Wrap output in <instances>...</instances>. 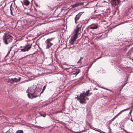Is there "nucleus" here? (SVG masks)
I'll use <instances>...</instances> for the list:
<instances>
[{
    "mask_svg": "<svg viewBox=\"0 0 133 133\" xmlns=\"http://www.w3.org/2000/svg\"><path fill=\"white\" fill-rule=\"evenodd\" d=\"M84 131H84H84H81V132H79V133H81V132H84Z\"/></svg>",
    "mask_w": 133,
    "mask_h": 133,
    "instance_id": "35",
    "label": "nucleus"
},
{
    "mask_svg": "<svg viewBox=\"0 0 133 133\" xmlns=\"http://www.w3.org/2000/svg\"><path fill=\"white\" fill-rule=\"evenodd\" d=\"M90 90H89L87 91L86 92V93L84 91L82 93V94L81 95V98L82 99V102L84 103V100H88L89 98L87 97V96H90L92 94V92H89Z\"/></svg>",
    "mask_w": 133,
    "mask_h": 133,
    "instance_id": "3",
    "label": "nucleus"
},
{
    "mask_svg": "<svg viewBox=\"0 0 133 133\" xmlns=\"http://www.w3.org/2000/svg\"><path fill=\"white\" fill-rule=\"evenodd\" d=\"M126 22H121V23H120L119 24H118L117 25H119L121 24H123L124 23H125Z\"/></svg>",
    "mask_w": 133,
    "mask_h": 133,
    "instance_id": "28",
    "label": "nucleus"
},
{
    "mask_svg": "<svg viewBox=\"0 0 133 133\" xmlns=\"http://www.w3.org/2000/svg\"><path fill=\"white\" fill-rule=\"evenodd\" d=\"M54 38H55L54 37L48 38L45 41V43L46 44V49H49L53 45V43L51 42Z\"/></svg>",
    "mask_w": 133,
    "mask_h": 133,
    "instance_id": "5",
    "label": "nucleus"
},
{
    "mask_svg": "<svg viewBox=\"0 0 133 133\" xmlns=\"http://www.w3.org/2000/svg\"><path fill=\"white\" fill-rule=\"evenodd\" d=\"M121 113L120 112L118 113L116 116V117L117 116H118Z\"/></svg>",
    "mask_w": 133,
    "mask_h": 133,
    "instance_id": "31",
    "label": "nucleus"
},
{
    "mask_svg": "<svg viewBox=\"0 0 133 133\" xmlns=\"http://www.w3.org/2000/svg\"><path fill=\"white\" fill-rule=\"evenodd\" d=\"M130 108V107L129 108H127L126 109H124V110H122L120 112L121 113L122 112H124V111H127V110H129Z\"/></svg>",
    "mask_w": 133,
    "mask_h": 133,
    "instance_id": "19",
    "label": "nucleus"
},
{
    "mask_svg": "<svg viewBox=\"0 0 133 133\" xmlns=\"http://www.w3.org/2000/svg\"><path fill=\"white\" fill-rule=\"evenodd\" d=\"M109 123H111V122H110Z\"/></svg>",
    "mask_w": 133,
    "mask_h": 133,
    "instance_id": "43",
    "label": "nucleus"
},
{
    "mask_svg": "<svg viewBox=\"0 0 133 133\" xmlns=\"http://www.w3.org/2000/svg\"><path fill=\"white\" fill-rule=\"evenodd\" d=\"M84 12H81L77 15L75 18V23L76 24L78 21L80 19L82 15Z\"/></svg>",
    "mask_w": 133,
    "mask_h": 133,
    "instance_id": "7",
    "label": "nucleus"
},
{
    "mask_svg": "<svg viewBox=\"0 0 133 133\" xmlns=\"http://www.w3.org/2000/svg\"><path fill=\"white\" fill-rule=\"evenodd\" d=\"M125 130V131L126 132H127L126 130Z\"/></svg>",
    "mask_w": 133,
    "mask_h": 133,
    "instance_id": "37",
    "label": "nucleus"
},
{
    "mask_svg": "<svg viewBox=\"0 0 133 133\" xmlns=\"http://www.w3.org/2000/svg\"><path fill=\"white\" fill-rule=\"evenodd\" d=\"M78 6L83 5V2L77 3Z\"/></svg>",
    "mask_w": 133,
    "mask_h": 133,
    "instance_id": "21",
    "label": "nucleus"
},
{
    "mask_svg": "<svg viewBox=\"0 0 133 133\" xmlns=\"http://www.w3.org/2000/svg\"><path fill=\"white\" fill-rule=\"evenodd\" d=\"M78 34L75 32L74 35L73 36V37L72 38H73V39H74L75 40H76V38L77 37Z\"/></svg>",
    "mask_w": 133,
    "mask_h": 133,
    "instance_id": "17",
    "label": "nucleus"
},
{
    "mask_svg": "<svg viewBox=\"0 0 133 133\" xmlns=\"http://www.w3.org/2000/svg\"><path fill=\"white\" fill-rule=\"evenodd\" d=\"M78 6L77 3L76 4H73L72 5V6L73 8H75Z\"/></svg>",
    "mask_w": 133,
    "mask_h": 133,
    "instance_id": "20",
    "label": "nucleus"
},
{
    "mask_svg": "<svg viewBox=\"0 0 133 133\" xmlns=\"http://www.w3.org/2000/svg\"><path fill=\"white\" fill-rule=\"evenodd\" d=\"M81 59H80L77 62V63H79L80 64H81L82 63V62H81Z\"/></svg>",
    "mask_w": 133,
    "mask_h": 133,
    "instance_id": "25",
    "label": "nucleus"
},
{
    "mask_svg": "<svg viewBox=\"0 0 133 133\" xmlns=\"http://www.w3.org/2000/svg\"><path fill=\"white\" fill-rule=\"evenodd\" d=\"M28 92H29V89H28L26 91V92H27L28 93Z\"/></svg>",
    "mask_w": 133,
    "mask_h": 133,
    "instance_id": "34",
    "label": "nucleus"
},
{
    "mask_svg": "<svg viewBox=\"0 0 133 133\" xmlns=\"http://www.w3.org/2000/svg\"><path fill=\"white\" fill-rule=\"evenodd\" d=\"M36 5L37 6V5L36 4Z\"/></svg>",
    "mask_w": 133,
    "mask_h": 133,
    "instance_id": "45",
    "label": "nucleus"
},
{
    "mask_svg": "<svg viewBox=\"0 0 133 133\" xmlns=\"http://www.w3.org/2000/svg\"><path fill=\"white\" fill-rule=\"evenodd\" d=\"M21 79V78L20 77H19L18 79H17L16 78L9 79L8 80V82L11 84H13L14 82H19Z\"/></svg>",
    "mask_w": 133,
    "mask_h": 133,
    "instance_id": "6",
    "label": "nucleus"
},
{
    "mask_svg": "<svg viewBox=\"0 0 133 133\" xmlns=\"http://www.w3.org/2000/svg\"><path fill=\"white\" fill-rule=\"evenodd\" d=\"M131 120V121H132L133 122V121L132 120Z\"/></svg>",
    "mask_w": 133,
    "mask_h": 133,
    "instance_id": "44",
    "label": "nucleus"
},
{
    "mask_svg": "<svg viewBox=\"0 0 133 133\" xmlns=\"http://www.w3.org/2000/svg\"><path fill=\"white\" fill-rule=\"evenodd\" d=\"M80 70L79 69H78L75 72H72V74L75 75V76H76L80 72Z\"/></svg>",
    "mask_w": 133,
    "mask_h": 133,
    "instance_id": "13",
    "label": "nucleus"
},
{
    "mask_svg": "<svg viewBox=\"0 0 133 133\" xmlns=\"http://www.w3.org/2000/svg\"><path fill=\"white\" fill-rule=\"evenodd\" d=\"M82 94V93L81 94H80V96H79V97H77L76 98L77 99V100L79 102L81 103H82V104H84V103H85L86 102H85V100H84V103H83L82 102V99H81V95Z\"/></svg>",
    "mask_w": 133,
    "mask_h": 133,
    "instance_id": "11",
    "label": "nucleus"
},
{
    "mask_svg": "<svg viewBox=\"0 0 133 133\" xmlns=\"http://www.w3.org/2000/svg\"><path fill=\"white\" fill-rule=\"evenodd\" d=\"M108 129H109V133H111V129L110 128V127L108 126Z\"/></svg>",
    "mask_w": 133,
    "mask_h": 133,
    "instance_id": "23",
    "label": "nucleus"
},
{
    "mask_svg": "<svg viewBox=\"0 0 133 133\" xmlns=\"http://www.w3.org/2000/svg\"><path fill=\"white\" fill-rule=\"evenodd\" d=\"M82 26V24H78L76 26V29L75 30V33L78 34L79 29H81Z\"/></svg>",
    "mask_w": 133,
    "mask_h": 133,
    "instance_id": "9",
    "label": "nucleus"
},
{
    "mask_svg": "<svg viewBox=\"0 0 133 133\" xmlns=\"http://www.w3.org/2000/svg\"><path fill=\"white\" fill-rule=\"evenodd\" d=\"M132 109L130 110V111L129 112V114H130V115H131V113L132 112Z\"/></svg>",
    "mask_w": 133,
    "mask_h": 133,
    "instance_id": "29",
    "label": "nucleus"
},
{
    "mask_svg": "<svg viewBox=\"0 0 133 133\" xmlns=\"http://www.w3.org/2000/svg\"><path fill=\"white\" fill-rule=\"evenodd\" d=\"M5 61V60H3V61H2V62H3L4 61Z\"/></svg>",
    "mask_w": 133,
    "mask_h": 133,
    "instance_id": "39",
    "label": "nucleus"
},
{
    "mask_svg": "<svg viewBox=\"0 0 133 133\" xmlns=\"http://www.w3.org/2000/svg\"><path fill=\"white\" fill-rule=\"evenodd\" d=\"M39 94V92L36 89L35 87L33 86L30 87L29 90V92L27 95L30 98L33 99L37 97Z\"/></svg>",
    "mask_w": 133,
    "mask_h": 133,
    "instance_id": "1",
    "label": "nucleus"
},
{
    "mask_svg": "<svg viewBox=\"0 0 133 133\" xmlns=\"http://www.w3.org/2000/svg\"><path fill=\"white\" fill-rule=\"evenodd\" d=\"M120 1V0H111V4L114 7H115L119 4Z\"/></svg>",
    "mask_w": 133,
    "mask_h": 133,
    "instance_id": "8",
    "label": "nucleus"
},
{
    "mask_svg": "<svg viewBox=\"0 0 133 133\" xmlns=\"http://www.w3.org/2000/svg\"><path fill=\"white\" fill-rule=\"evenodd\" d=\"M104 89H106L107 90H108V89H107L105 88H104Z\"/></svg>",
    "mask_w": 133,
    "mask_h": 133,
    "instance_id": "40",
    "label": "nucleus"
},
{
    "mask_svg": "<svg viewBox=\"0 0 133 133\" xmlns=\"http://www.w3.org/2000/svg\"><path fill=\"white\" fill-rule=\"evenodd\" d=\"M116 8H117V9H118V8L117 7Z\"/></svg>",
    "mask_w": 133,
    "mask_h": 133,
    "instance_id": "41",
    "label": "nucleus"
},
{
    "mask_svg": "<svg viewBox=\"0 0 133 133\" xmlns=\"http://www.w3.org/2000/svg\"><path fill=\"white\" fill-rule=\"evenodd\" d=\"M13 47V46H11L10 48H8V49H9L8 51L7 55L5 56V57H6L10 54V52L11 51V49Z\"/></svg>",
    "mask_w": 133,
    "mask_h": 133,
    "instance_id": "15",
    "label": "nucleus"
},
{
    "mask_svg": "<svg viewBox=\"0 0 133 133\" xmlns=\"http://www.w3.org/2000/svg\"><path fill=\"white\" fill-rule=\"evenodd\" d=\"M68 48L69 49H73V47H69V48Z\"/></svg>",
    "mask_w": 133,
    "mask_h": 133,
    "instance_id": "33",
    "label": "nucleus"
},
{
    "mask_svg": "<svg viewBox=\"0 0 133 133\" xmlns=\"http://www.w3.org/2000/svg\"><path fill=\"white\" fill-rule=\"evenodd\" d=\"M97 59H97V58H96V59H95V60L93 61V63H94V62H96V60H97Z\"/></svg>",
    "mask_w": 133,
    "mask_h": 133,
    "instance_id": "30",
    "label": "nucleus"
},
{
    "mask_svg": "<svg viewBox=\"0 0 133 133\" xmlns=\"http://www.w3.org/2000/svg\"><path fill=\"white\" fill-rule=\"evenodd\" d=\"M102 55H101V56H100V57H98V58H97V59H100V58H102Z\"/></svg>",
    "mask_w": 133,
    "mask_h": 133,
    "instance_id": "27",
    "label": "nucleus"
},
{
    "mask_svg": "<svg viewBox=\"0 0 133 133\" xmlns=\"http://www.w3.org/2000/svg\"><path fill=\"white\" fill-rule=\"evenodd\" d=\"M31 11L30 9H27V12H26V14L27 15H29V13L31 12Z\"/></svg>",
    "mask_w": 133,
    "mask_h": 133,
    "instance_id": "18",
    "label": "nucleus"
},
{
    "mask_svg": "<svg viewBox=\"0 0 133 133\" xmlns=\"http://www.w3.org/2000/svg\"><path fill=\"white\" fill-rule=\"evenodd\" d=\"M76 41L74 39H73L72 38H71L70 40L69 41V42L70 44L71 45L73 44H74V42Z\"/></svg>",
    "mask_w": 133,
    "mask_h": 133,
    "instance_id": "16",
    "label": "nucleus"
},
{
    "mask_svg": "<svg viewBox=\"0 0 133 133\" xmlns=\"http://www.w3.org/2000/svg\"><path fill=\"white\" fill-rule=\"evenodd\" d=\"M40 115L41 116H43L44 117H45L46 116V115L41 114Z\"/></svg>",
    "mask_w": 133,
    "mask_h": 133,
    "instance_id": "26",
    "label": "nucleus"
},
{
    "mask_svg": "<svg viewBox=\"0 0 133 133\" xmlns=\"http://www.w3.org/2000/svg\"><path fill=\"white\" fill-rule=\"evenodd\" d=\"M10 14H11V15H12L13 16H14V15L13 14V12H12V10L14 9L12 8V4H11V5H10Z\"/></svg>",
    "mask_w": 133,
    "mask_h": 133,
    "instance_id": "14",
    "label": "nucleus"
},
{
    "mask_svg": "<svg viewBox=\"0 0 133 133\" xmlns=\"http://www.w3.org/2000/svg\"><path fill=\"white\" fill-rule=\"evenodd\" d=\"M30 3L27 0H24L23 1V3H22L23 4H24V5H26V6H27L28 5H29V4Z\"/></svg>",
    "mask_w": 133,
    "mask_h": 133,
    "instance_id": "12",
    "label": "nucleus"
},
{
    "mask_svg": "<svg viewBox=\"0 0 133 133\" xmlns=\"http://www.w3.org/2000/svg\"><path fill=\"white\" fill-rule=\"evenodd\" d=\"M29 81V80H27V81Z\"/></svg>",
    "mask_w": 133,
    "mask_h": 133,
    "instance_id": "42",
    "label": "nucleus"
},
{
    "mask_svg": "<svg viewBox=\"0 0 133 133\" xmlns=\"http://www.w3.org/2000/svg\"><path fill=\"white\" fill-rule=\"evenodd\" d=\"M83 57H81L80 59H83Z\"/></svg>",
    "mask_w": 133,
    "mask_h": 133,
    "instance_id": "36",
    "label": "nucleus"
},
{
    "mask_svg": "<svg viewBox=\"0 0 133 133\" xmlns=\"http://www.w3.org/2000/svg\"><path fill=\"white\" fill-rule=\"evenodd\" d=\"M13 38L8 34H5L3 36V42L5 44H8L12 41Z\"/></svg>",
    "mask_w": 133,
    "mask_h": 133,
    "instance_id": "2",
    "label": "nucleus"
},
{
    "mask_svg": "<svg viewBox=\"0 0 133 133\" xmlns=\"http://www.w3.org/2000/svg\"><path fill=\"white\" fill-rule=\"evenodd\" d=\"M91 66H92V64L90 65L89 67H88V69L91 67Z\"/></svg>",
    "mask_w": 133,
    "mask_h": 133,
    "instance_id": "32",
    "label": "nucleus"
},
{
    "mask_svg": "<svg viewBox=\"0 0 133 133\" xmlns=\"http://www.w3.org/2000/svg\"><path fill=\"white\" fill-rule=\"evenodd\" d=\"M92 25L90 27V29H97L98 27V26L97 24H92Z\"/></svg>",
    "mask_w": 133,
    "mask_h": 133,
    "instance_id": "10",
    "label": "nucleus"
},
{
    "mask_svg": "<svg viewBox=\"0 0 133 133\" xmlns=\"http://www.w3.org/2000/svg\"><path fill=\"white\" fill-rule=\"evenodd\" d=\"M32 46V44H26L25 46H21L20 47L23 48L20 49V52H25L26 51H28L31 48Z\"/></svg>",
    "mask_w": 133,
    "mask_h": 133,
    "instance_id": "4",
    "label": "nucleus"
},
{
    "mask_svg": "<svg viewBox=\"0 0 133 133\" xmlns=\"http://www.w3.org/2000/svg\"><path fill=\"white\" fill-rule=\"evenodd\" d=\"M43 91H42L40 93V95H41V93H42L43 92Z\"/></svg>",
    "mask_w": 133,
    "mask_h": 133,
    "instance_id": "38",
    "label": "nucleus"
},
{
    "mask_svg": "<svg viewBox=\"0 0 133 133\" xmlns=\"http://www.w3.org/2000/svg\"><path fill=\"white\" fill-rule=\"evenodd\" d=\"M116 117V116H115V117H114V118H113L112 119L110 120V121H111V122L112 121H113L115 119Z\"/></svg>",
    "mask_w": 133,
    "mask_h": 133,
    "instance_id": "22",
    "label": "nucleus"
},
{
    "mask_svg": "<svg viewBox=\"0 0 133 133\" xmlns=\"http://www.w3.org/2000/svg\"><path fill=\"white\" fill-rule=\"evenodd\" d=\"M46 85H44V87H43V89H42V91H44L45 90V89L46 88Z\"/></svg>",
    "mask_w": 133,
    "mask_h": 133,
    "instance_id": "24",
    "label": "nucleus"
}]
</instances>
